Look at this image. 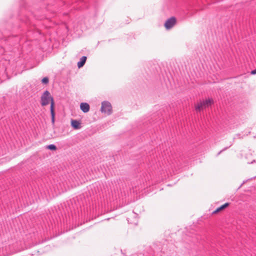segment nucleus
I'll use <instances>...</instances> for the list:
<instances>
[{
    "instance_id": "obj_3",
    "label": "nucleus",
    "mask_w": 256,
    "mask_h": 256,
    "mask_svg": "<svg viewBox=\"0 0 256 256\" xmlns=\"http://www.w3.org/2000/svg\"><path fill=\"white\" fill-rule=\"evenodd\" d=\"M101 111L108 115L110 114L112 112V107L110 104L108 102H104L102 103Z\"/></svg>"
},
{
    "instance_id": "obj_5",
    "label": "nucleus",
    "mask_w": 256,
    "mask_h": 256,
    "mask_svg": "<svg viewBox=\"0 0 256 256\" xmlns=\"http://www.w3.org/2000/svg\"><path fill=\"white\" fill-rule=\"evenodd\" d=\"M80 108L84 112H87L90 110V106L87 103H82L80 105Z\"/></svg>"
},
{
    "instance_id": "obj_1",
    "label": "nucleus",
    "mask_w": 256,
    "mask_h": 256,
    "mask_svg": "<svg viewBox=\"0 0 256 256\" xmlns=\"http://www.w3.org/2000/svg\"><path fill=\"white\" fill-rule=\"evenodd\" d=\"M40 103L42 106L50 104V108H54V102L53 97L51 96L50 92L46 90L40 97Z\"/></svg>"
},
{
    "instance_id": "obj_10",
    "label": "nucleus",
    "mask_w": 256,
    "mask_h": 256,
    "mask_svg": "<svg viewBox=\"0 0 256 256\" xmlns=\"http://www.w3.org/2000/svg\"><path fill=\"white\" fill-rule=\"evenodd\" d=\"M127 220H128V222L134 224H137V220H134V221H132L130 218H127Z\"/></svg>"
},
{
    "instance_id": "obj_9",
    "label": "nucleus",
    "mask_w": 256,
    "mask_h": 256,
    "mask_svg": "<svg viewBox=\"0 0 256 256\" xmlns=\"http://www.w3.org/2000/svg\"><path fill=\"white\" fill-rule=\"evenodd\" d=\"M46 148L52 150H56V147L54 144L48 145L46 146Z\"/></svg>"
},
{
    "instance_id": "obj_12",
    "label": "nucleus",
    "mask_w": 256,
    "mask_h": 256,
    "mask_svg": "<svg viewBox=\"0 0 256 256\" xmlns=\"http://www.w3.org/2000/svg\"><path fill=\"white\" fill-rule=\"evenodd\" d=\"M230 206V204L229 202H226L223 205H222L220 206L218 208H226V207Z\"/></svg>"
},
{
    "instance_id": "obj_11",
    "label": "nucleus",
    "mask_w": 256,
    "mask_h": 256,
    "mask_svg": "<svg viewBox=\"0 0 256 256\" xmlns=\"http://www.w3.org/2000/svg\"><path fill=\"white\" fill-rule=\"evenodd\" d=\"M48 81H49V80L48 78L46 77V78H44L42 80V82L43 84H46L48 82Z\"/></svg>"
},
{
    "instance_id": "obj_16",
    "label": "nucleus",
    "mask_w": 256,
    "mask_h": 256,
    "mask_svg": "<svg viewBox=\"0 0 256 256\" xmlns=\"http://www.w3.org/2000/svg\"><path fill=\"white\" fill-rule=\"evenodd\" d=\"M254 161V160H248V162H246L248 164H251V163H252V162Z\"/></svg>"
},
{
    "instance_id": "obj_7",
    "label": "nucleus",
    "mask_w": 256,
    "mask_h": 256,
    "mask_svg": "<svg viewBox=\"0 0 256 256\" xmlns=\"http://www.w3.org/2000/svg\"><path fill=\"white\" fill-rule=\"evenodd\" d=\"M86 57L85 56H83L80 58V61L78 62V68H80L84 66L86 62Z\"/></svg>"
},
{
    "instance_id": "obj_13",
    "label": "nucleus",
    "mask_w": 256,
    "mask_h": 256,
    "mask_svg": "<svg viewBox=\"0 0 256 256\" xmlns=\"http://www.w3.org/2000/svg\"><path fill=\"white\" fill-rule=\"evenodd\" d=\"M132 217L134 218H136L138 216V214H136V212H134V211L132 212Z\"/></svg>"
},
{
    "instance_id": "obj_15",
    "label": "nucleus",
    "mask_w": 256,
    "mask_h": 256,
    "mask_svg": "<svg viewBox=\"0 0 256 256\" xmlns=\"http://www.w3.org/2000/svg\"><path fill=\"white\" fill-rule=\"evenodd\" d=\"M251 74H256V70H252V71L251 72Z\"/></svg>"
},
{
    "instance_id": "obj_6",
    "label": "nucleus",
    "mask_w": 256,
    "mask_h": 256,
    "mask_svg": "<svg viewBox=\"0 0 256 256\" xmlns=\"http://www.w3.org/2000/svg\"><path fill=\"white\" fill-rule=\"evenodd\" d=\"M71 125L76 130L80 128V122L76 120H72Z\"/></svg>"
},
{
    "instance_id": "obj_2",
    "label": "nucleus",
    "mask_w": 256,
    "mask_h": 256,
    "mask_svg": "<svg viewBox=\"0 0 256 256\" xmlns=\"http://www.w3.org/2000/svg\"><path fill=\"white\" fill-rule=\"evenodd\" d=\"M213 103V100L211 98H208L206 100L200 101L195 104V108L197 111H200L204 108L208 106Z\"/></svg>"
},
{
    "instance_id": "obj_4",
    "label": "nucleus",
    "mask_w": 256,
    "mask_h": 256,
    "mask_svg": "<svg viewBox=\"0 0 256 256\" xmlns=\"http://www.w3.org/2000/svg\"><path fill=\"white\" fill-rule=\"evenodd\" d=\"M176 22V19L175 17L172 16L168 19L164 23V27L166 30H170L172 28Z\"/></svg>"
},
{
    "instance_id": "obj_14",
    "label": "nucleus",
    "mask_w": 256,
    "mask_h": 256,
    "mask_svg": "<svg viewBox=\"0 0 256 256\" xmlns=\"http://www.w3.org/2000/svg\"><path fill=\"white\" fill-rule=\"evenodd\" d=\"M222 210V209H216V210H215L214 211L212 212L211 214H216L217 212H220Z\"/></svg>"
},
{
    "instance_id": "obj_8",
    "label": "nucleus",
    "mask_w": 256,
    "mask_h": 256,
    "mask_svg": "<svg viewBox=\"0 0 256 256\" xmlns=\"http://www.w3.org/2000/svg\"><path fill=\"white\" fill-rule=\"evenodd\" d=\"M50 114L52 116V122L53 124L54 123V108H50Z\"/></svg>"
}]
</instances>
